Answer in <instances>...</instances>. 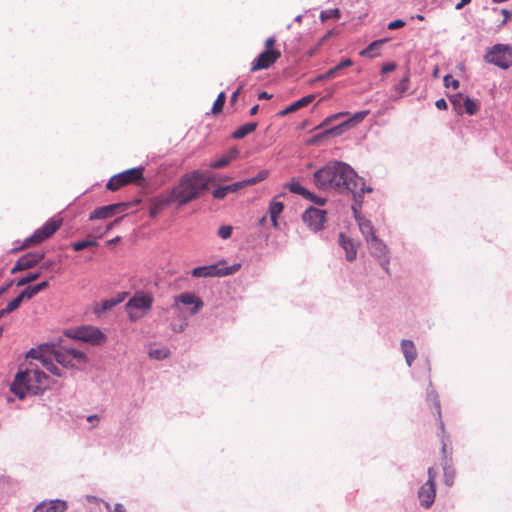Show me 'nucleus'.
Returning <instances> with one entry per match:
<instances>
[{"label":"nucleus","instance_id":"nucleus-1","mask_svg":"<svg viewBox=\"0 0 512 512\" xmlns=\"http://www.w3.org/2000/svg\"><path fill=\"white\" fill-rule=\"evenodd\" d=\"M313 181L323 191L350 192L359 204L362 202V195L372 191V188L365 187L363 180L358 178L348 164L340 161H331L315 171Z\"/></svg>","mask_w":512,"mask_h":512},{"label":"nucleus","instance_id":"nucleus-2","mask_svg":"<svg viewBox=\"0 0 512 512\" xmlns=\"http://www.w3.org/2000/svg\"><path fill=\"white\" fill-rule=\"evenodd\" d=\"M28 358L39 360L42 366L53 375L61 377L60 369L54 364L53 360L65 368H76L79 365L87 363V356L84 352L67 347L50 350L48 347L31 349Z\"/></svg>","mask_w":512,"mask_h":512},{"label":"nucleus","instance_id":"nucleus-3","mask_svg":"<svg viewBox=\"0 0 512 512\" xmlns=\"http://www.w3.org/2000/svg\"><path fill=\"white\" fill-rule=\"evenodd\" d=\"M211 178L199 170L184 174L179 183L170 190L178 206H184L199 198L208 189Z\"/></svg>","mask_w":512,"mask_h":512},{"label":"nucleus","instance_id":"nucleus-4","mask_svg":"<svg viewBox=\"0 0 512 512\" xmlns=\"http://www.w3.org/2000/svg\"><path fill=\"white\" fill-rule=\"evenodd\" d=\"M275 43L276 40L274 37H269L266 39V49L265 51L260 53L259 56L252 63L251 72L268 69L281 57L280 50L274 48Z\"/></svg>","mask_w":512,"mask_h":512},{"label":"nucleus","instance_id":"nucleus-5","mask_svg":"<svg viewBox=\"0 0 512 512\" xmlns=\"http://www.w3.org/2000/svg\"><path fill=\"white\" fill-rule=\"evenodd\" d=\"M153 303L151 294L138 293L126 304V310L131 321H136L148 312Z\"/></svg>","mask_w":512,"mask_h":512},{"label":"nucleus","instance_id":"nucleus-6","mask_svg":"<svg viewBox=\"0 0 512 512\" xmlns=\"http://www.w3.org/2000/svg\"><path fill=\"white\" fill-rule=\"evenodd\" d=\"M485 61L501 69H508L512 66V46L494 45L485 55Z\"/></svg>","mask_w":512,"mask_h":512},{"label":"nucleus","instance_id":"nucleus-7","mask_svg":"<svg viewBox=\"0 0 512 512\" xmlns=\"http://www.w3.org/2000/svg\"><path fill=\"white\" fill-rule=\"evenodd\" d=\"M143 179V167L131 168L114 175L107 182L106 187L108 190L117 191L121 187L131 183H137Z\"/></svg>","mask_w":512,"mask_h":512},{"label":"nucleus","instance_id":"nucleus-8","mask_svg":"<svg viewBox=\"0 0 512 512\" xmlns=\"http://www.w3.org/2000/svg\"><path fill=\"white\" fill-rule=\"evenodd\" d=\"M11 392H13L20 399L25 398L28 392L37 393L39 391V385L36 384L33 377L28 375V371H20L16 374L13 383L10 386Z\"/></svg>","mask_w":512,"mask_h":512},{"label":"nucleus","instance_id":"nucleus-9","mask_svg":"<svg viewBox=\"0 0 512 512\" xmlns=\"http://www.w3.org/2000/svg\"><path fill=\"white\" fill-rule=\"evenodd\" d=\"M427 473V481L418 490L420 504L426 509L430 508L435 501L437 471L434 467H430Z\"/></svg>","mask_w":512,"mask_h":512},{"label":"nucleus","instance_id":"nucleus-10","mask_svg":"<svg viewBox=\"0 0 512 512\" xmlns=\"http://www.w3.org/2000/svg\"><path fill=\"white\" fill-rule=\"evenodd\" d=\"M62 225L61 218L49 219L41 228L35 230L32 236L27 238L23 246L29 247L31 245H37L50 238Z\"/></svg>","mask_w":512,"mask_h":512},{"label":"nucleus","instance_id":"nucleus-11","mask_svg":"<svg viewBox=\"0 0 512 512\" xmlns=\"http://www.w3.org/2000/svg\"><path fill=\"white\" fill-rule=\"evenodd\" d=\"M366 243L368 245L370 253L380 261V264L383 267V269L388 272V265L390 259L389 250L386 244L377 236H372V238H368Z\"/></svg>","mask_w":512,"mask_h":512},{"label":"nucleus","instance_id":"nucleus-12","mask_svg":"<svg viewBox=\"0 0 512 512\" xmlns=\"http://www.w3.org/2000/svg\"><path fill=\"white\" fill-rule=\"evenodd\" d=\"M72 337L92 345H100L107 339V336L100 329L91 326L76 329Z\"/></svg>","mask_w":512,"mask_h":512},{"label":"nucleus","instance_id":"nucleus-13","mask_svg":"<svg viewBox=\"0 0 512 512\" xmlns=\"http://www.w3.org/2000/svg\"><path fill=\"white\" fill-rule=\"evenodd\" d=\"M303 222L313 231H319L324 227L326 211L310 207L302 215Z\"/></svg>","mask_w":512,"mask_h":512},{"label":"nucleus","instance_id":"nucleus-14","mask_svg":"<svg viewBox=\"0 0 512 512\" xmlns=\"http://www.w3.org/2000/svg\"><path fill=\"white\" fill-rule=\"evenodd\" d=\"M176 203L172 197L170 191L167 194H162L157 197H153L149 202V215L152 218L157 217L162 213L169 205Z\"/></svg>","mask_w":512,"mask_h":512},{"label":"nucleus","instance_id":"nucleus-15","mask_svg":"<svg viewBox=\"0 0 512 512\" xmlns=\"http://www.w3.org/2000/svg\"><path fill=\"white\" fill-rule=\"evenodd\" d=\"M127 208L126 203H117L96 208L89 216L90 220L106 219L123 212Z\"/></svg>","mask_w":512,"mask_h":512},{"label":"nucleus","instance_id":"nucleus-16","mask_svg":"<svg viewBox=\"0 0 512 512\" xmlns=\"http://www.w3.org/2000/svg\"><path fill=\"white\" fill-rule=\"evenodd\" d=\"M45 254L43 252L40 253H27L23 256H21L15 266L12 268L11 273L14 274L18 271H24L27 269L32 268L37 263H39L43 258Z\"/></svg>","mask_w":512,"mask_h":512},{"label":"nucleus","instance_id":"nucleus-17","mask_svg":"<svg viewBox=\"0 0 512 512\" xmlns=\"http://www.w3.org/2000/svg\"><path fill=\"white\" fill-rule=\"evenodd\" d=\"M178 303H182L184 305H193V308L190 311L191 314L198 313L203 307V301L195 294L189 292L181 293L178 295L175 298V307H177Z\"/></svg>","mask_w":512,"mask_h":512},{"label":"nucleus","instance_id":"nucleus-18","mask_svg":"<svg viewBox=\"0 0 512 512\" xmlns=\"http://www.w3.org/2000/svg\"><path fill=\"white\" fill-rule=\"evenodd\" d=\"M232 273L228 268L225 270L219 269L216 265L196 267L192 270L193 277H214L224 276Z\"/></svg>","mask_w":512,"mask_h":512},{"label":"nucleus","instance_id":"nucleus-19","mask_svg":"<svg viewBox=\"0 0 512 512\" xmlns=\"http://www.w3.org/2000/svg\"><path fill=\"white\" fill-rule=\"evenodd\" d=\"M285 189H288L291 193L301 195L303 198L311 200L321 205L324 204V200L318 201L316 197L305 187H303L298 181L292 179L289 183L284 185Z\"/></svg>","mask_w":512,"mask_h":512},{"label":"nucleus","instance_id":"nucleus-20","mask_svg":"<svg viewBox=\"0 0 512 512\" xmlns=\"http://www.w3.org/2000/svg\"><path fill=\"white\" fill-rule=\"evenodd\" d=\"M67 508L66 502L61 500L43 501L38 504L33 512H64Z\"/></svg>","mask_w":512,"mask_h":512},{"label":"nucleus","instance_id":"nucleus-21","mask_svg":"<svg viewBox=\"0 0 512 512\" xmlns=\"http://www.w3.org/2000/svg\"><path fill=\"white\" fill-rule=\"evenodd\" d=\"M339 245L344 249L347 261L351 262L356 259L357 246L351 238L346 237L344 233H340Z\"/></svg>","mask_w":512,"mask_h":512},{"label":"nucleus","instance_id":"nucleus-22","mask_svg":"<svg viewBox=\"0 0 512 512\" xmlns=\"http://www.w3.org/2000/svg\"><path fill=\"white\" fill-rule=\"evenodd\" d=\"M369 114V111H360L353 115L347 122L342 123L336 127H333L325 132L326 135H340L343 132L344 127L349 125L350 123L356 124L360 123L364 120V118Z\"/></svg>","mask_w":512,"mask_h":512},{"label":"nucleus","instance_id":"nucleus-23","mask_svg":"<svg viewBox=\"0 0 512 512\" xmlns=\"http://www.w3.org/2000/svg\"><path fill=\"white\" fill-rule=\"evenodd\" d=\"M355 213V219L358 223L359 229L364 236L365 240L367 241L368 238H372V236H376L374 227L370 220H368L365 217H362L358 215V211L355 207H352Z\"/></svg>","mask_w":512,"mask_h":512},{"label":"nucleus","instance_id":"nucleus-24","mask_svg":"<svg viewBox=\"0 0 512 512\" xmlns=\"http://www.w3.org/2000/svg\"><path fill=\"white\" fill-rule=\"evenodd\" d=\"M352 65H353V61L350 58H346V59L342 60L339 64H337L335 67H333V68L327 70L325 73L319 75L317 77V80H327V79L334 78L338 75V73L342 69L350 67Z\"/></svg>","mask_w":512,"mask_h":512},{"label":"nucleus","instance_id":"nucleus-25","mask_svg":"<svg viewBox=\"0 0 512 512\" xmlns=\"http://www.w3.org/2000/svg\"><path fill=\"white\" fill-rule=\"evenodd\" d=\"M387 39L375 40L370 43L365 49L359 52L362 57L374 58L380 55L379 51Z\"/></svg>","mask_w":512,"mask_h":512},{"label":"nucleus","instance_id":"nucleus-26","mask_svg":"<svg viewBox=\"0 0 512 512\" xmlns=\"http://www.w3.org/2000/svg\"><path fill=\"white\" fill-rule=\"evenodd\" d=\"M238 156V151L236 149L230 150L227 154L223 155L219 159L210 163V167L213 169H220L228 166L232 160L236 159Z\"/></svg>","mask_w":512,"mask_h":512},{"label":"nucleus","instance_id":"nucleus-27","mask_svg":"<svg viewBox=\"0 0 512 512\" xmlns=\"http://www.w3.org/2000/svg\"><path fill=\"white\" fill-rule=\"evenodd\" d=\"M401 347L408 366H411L412 362L417 357L414 343L410 340H402Z\"/></svg>","mask_w":512,"mask_h":512},{"label":"nucleus","instance_id":"nucleus-28","mask_svg":"<svg viewBox=\"0 0 512 512\" xmlns=\"http://www.w3.org/2000/svg\"><path fill=\"white\" fill-rule=\"evenodd\" d=\"M258 124L256 122L246 123L240 127H238L232 134L234 139H243L250 133L254 132L257 128Z\"/></svg>","mask_w":512,"mask_h":512},{"label":"nucleus","instance_id":"nucleus-29","mask_svg":"<svg viewBox=\"0 0 512 512\" xmlns=\"http://www.w3.org/2000/svg\"><path fill=\"white\" fill-rule=\"evenodd\" d=\"M283 210H284V204L282 202H278L275 200L271 201L270 206H269V213H270L272 225L274 227H276L278 225L277 218L283 212Z\"/></svg>","mask_w":512,"mask_h":512},{"label":"nucleus","instance_id":"nucleus-30","mask_svg":"<svg viewBox=\"0 0 512 512\" xmlns=\"http://www.w3.org/2000/svg\"><path fill=\"white\" fill-rule=\"evenodd\" d=\"M48 286H49L48 281H43L34 286H29L25 290L22 291V296H24L25 299H31L39 292L45 290Z\"/></svg>","mask_w":512,"mask_h":512},{"label":"nucleus","instance_id":"nucleus-31","mask_svg":"<svg viewBox=\"0 0 512 512\" xmlns=\"http://www.w3.org/2000/svg\"><path fill=\"white\" fill-rule=\"evenodd\" d=\"M122 301H123L122 297L115 298V299L114 298L113 299H106V300H103L100 303H98L95 306L94 310H95L96 313L105 312L107 310L112 309L114 306H116L117 304L121 303Z\"/></svg>","mask_w":512,"mask_h":512},{"label":"nucleus","instance_id":"nucleus-32","mask_svg":"<svg viewBox=\"0 0 512 512\" xmlns=\"http://www.w3.org/2000/svg\"><path fill=\"white\" fill-rule=\"evenodd\" d=\"M149 357L155 360H162L170 356V350L165 347H151L149 349Z\"/></svg>","mask_w":512,"mask_h":512},{"label":"nucleus","instance_id":"nucleus-33","mask_svg":"<svg viewBox=\"0 0 512 512\" xmlns=\"http://www.w3.org/2000/svg\"><path fill=\"white\" fill-rule=\"evenodd\" d=\"M28 375L33 377L36 384L39 385V390H42L46 386L47 376L39 369H27Z\"/></svg>","mask_w":512,"mask_h":512},{"label":"nucleus","instance_id":"nucleus-34","mask_svg":"<svg viewBox=\"0 0 512 512\" xmlns=\"http://www.w3.org/2000/svg\"><path fill=\"white\" fill-rule=\"evenodd\" d=\"M454 479H455V470L451 465H449L446 462L445 465L443 466L444 483L450 487L454 484Z\"/></svg>","mask_w":512,"mask_h":512},{"label":"nucleus","instance_id":"nucleus-35","mask_svg":"<svg viewBox=\"0 0 512 512\" xmlns=\"http://www.w3.org/2000/svg\"><path fill=\"white\" fill-rule=\"evenodd\" d=\"M226 102V94L224 92L219 93L217 96L213 106H212V113L218 114L222 112L224 104Z\"/></svg>","mask_w":512,"mask_h":512},{"label":"nucleus","instance_id":"nucleus-36","mask_svg":"<svg viewBox=\"0 0 512 512\" xmlns=\"http://www.w3.org/2000/svg\"><path fill=\"white\" fill-rule=\"evenodd\" d=\"M40 274L41 272H30L28 273L26 276L20 278L17 282H16V285L18 287H21V286H24L26 284H29L35 280H37L39 277H40Z\"/></svg>","mask_w":512,"mask_h":512},{"label":"nucleus","instance_id":"nucleus-37","mask_svg":"<svg viewBox=\"0 0 512 512\" xmlns=\"http://www.w3.org/2000/svg\"><path fill=\"white\" fill-rule=\"evenodd\" d=\"M97 245H98V243L96 240L87 239V240L78 241V242L73 243L72 247L75 251H81L88 247H93V246H97Z\"/></svg>","mask_w":512,"mask_h":512},{"label":"nucleus","instance_id":"nucleus-38","mask_svg":"<svg viewBox=\"0 0 512 512\" xmlns=\"http://www.w3.org/2000/svg\"><path fill=\"white\" fill-rule=\"evenodd\" d=\"M341 16L340 10L338 8L330 9V10H324L320 13V19L322 21H326L330 18L339 19Z\"/></svg>","mask_w":512,"mask_h":512},{"label":"nucleus","instance_id":"nucleus-39","mask_svg":"<svg viewBox=\"0 0 512 512\" xmlns=\"http://www.w3.org/2000/svg\"><path fill=\"white\" fill-rule=\"evenodd\" d=\"M24 299L25 298H24V296H22V292H21L17 297H15L13 300H11L7 304V306L5 307L6 312L11 313V312L17 310Z\"/></svg>","mask_w":512,"mask_h":512},{"label":"nucleus","instance_id":"nucleus-40","mask_svg":"<svg viewBox=\"0 0 512 512\" xmlns=\"http://www.w3.org/2000/svg\"><path fill=\"white\" fill-rule=\"evenodd\" d=\"M464 107L468 115H474L478 110V105L476 104V102L470 99L469 97H466L464 99Z\"/></svg>","mask_w":512,"mask_h":512},{"label":"nucleus","instance_id":"nucleus-41","mask_svg":"<svg viewBox=\"0 0 512 512\" xmlns=\"http://www.w3.org/2000/svg\"><path fill=\"white\" fill-rule=\"evenodd\" d=\"M409 88V76L405 75L399 83L394 87V89L398 92L399 95L405 93Z\"/></svg>","mask_w":512,"mask_h":512},{"label":"nucleus","instance_id":"nucleus-42","mask_svg":"<svg viewBox=\"0 0 512 512\" xmlns=\"http://www.w3.org/2000/svg\"><path fill=\"white\" fill-rule=\"evenodd\" d=\"M268 177V171L262 170L255 177L246 179L247 186L255 185Z\"/></svg>","mask_w":512,"mask_h":512},{"label":"nucleus","instance_id":"nucleus-43","mask_svg":"<svg viewBox=\"0 0 512 512\" xmlns=\"http://www.w3.org/2000/svg\"><path fill=\"white\" fill-rule=\"evenodd\" d=\"M433 410H434V414H435V417H436V421L438 422L439 427L442 430V433H444V423L442 421L440 403H439V401L437 399L434 400V408H433Z\"/></svg>","mask_w":512,"mask_h":512},{"label":"nucleus","instance_id":"nucleus-44","mask_svg":"<svg viewBox=\"0 0 512 512\" xmlns=\"http://www.w3.org/2000/svg\"><path fill=\"white\" fill-rule=\"evenodd\" d=\"M314 95H307L305 97H302L301 99L293 102V105L296 110L303 108L307 105H309L314 100Z\"/></svg>","mask_w":512,"mask_h":512},{"label":"nucleus","instance_id":"nucleus-45","mask_svg":"<svg viewBox=\"0 0 512 512\" xmlns=\"http://www.w3.org/2000/svg\"><path fill=\"white\" fill-rule=\"evenodd\" d=\"M225 187H226L227 193H235L238 190L247 187V183H246V180H243V181L235 182L230 185H226Z\"/></svg>","mask_w":512,"mask_h":512},{"label":"nucleus","instance_id":"nucleus-46","mask_svg":"<svg viewBox=\"0 0 512 512\" xmlns=\"http://www.w3.org/2000/svg\"><path fill=\"white\" fill-rule=\"evenodd\" d=\"M444 85L448 87H452L453 89H457L459 87V81L454 79L451 75H446L444 77Z\"/></svg>","mask_w":512,"mask_h":512},{"label":"nucleus","instance_id":"nucleus-47","mask_svg":"<svg viewBox=\"0 0 512 512\" xmlns=\"http://www.w3.org/2000/svg\"><path fill=\"white\" fill-rule=\"evenodd\" d=\"M232 233V227L231 226H221L218 230V235L222 239H228L231 236Z\"/></svg>","mask_w":512,"mask_h":512},{"label":"nucleus","instance_id":"nucleus-48","mask_svg":"<svg viewBox=\"0 0 512 512\" xmlns=\"http://www.w3.org/2000/svg\"><path fill=\"white\" fill-rule=\"evenodd\" d=\"M227 194L228 193L226 191L225 186L218 187L212 192L213 197L216 199H224L227 196Z\"/></svg>","mask_w":512,"mask_h":512},{"label":"nucleus","instance_id":"nucleus-49","mask_svg":"<svg viewBox=\"0 0 512 512\" xmlns=\"http://www.w3.org/2000/svg\"><path fill=\"white\" fill-rule=\"evenodd\" d=\"M405 25V22L401 19H397V20H394L392 22H390L388 24V29L390 30H394V29H398V28H401Z\"/></svg>","mask_w":512,"mask_h":512},{"label":"nucleus","instance_id":"nucleus-50","mask_svg":"<svg viewBox=\"0 0 512 512\" xmlns=\"http://www.w3.org/2000/svg\"><path fill=\"white\" fill-rule=\"evenodd\" d=\"M397 65L395 62H388V63H385L383 66H382V73H388V72H392L396 69Z\"/></svg>","mask_w":512,"mask_h":512},{"label":"nucleus","instance_id":"nucleus-51","mask_svg":"<svg viewBox=\"0 0 512 512\" xmlns=\"http://www.w3.org/2000/svg\"><path fill=\"white\" fill-rule=\"evenodd\" d=\"M243 87H244V84H240L239 87L232 93L231 98H230L231 104H235L237 102L238 96L241 93Z\"/></svg>","mask_w":512,"mask_h":512},{"label":"nucleus","instance_id":"nucleus-52","mask_svg":"<svg viewBox=\"0 0 512 512\" xmlns=\"http://www.w3.org/2000/svg\"><path fill=\"white\" fill-rule=\"evenodd\" d=\"M346 114H347V113H338V114L332 115V116H330V117H327V118L324 120V122L322 123V125H321V126H326V125H328L332 120L337 119L338 117L343 116V115H346Z\"/></svg>","mask_w":512,"mask_h":512},{"label":"nucleus","instance_id":"nucleus-53","mask_svg":"<svg viewBox=\"0 0 512 512\" xmlns=\"http://www.w3.org/2000/svg\"><path fill=\"white\" fill-rule=\"evenodd\" d=\"M435 106L440 109V110H446L447 109V102L445 101V99L441 98V99H438L436 102H435Z\"/></svg>","mask_w":512,"mask_h":512},{"label":"nucleus","instance_id":"nucleus-54","mask_svg":"<svg viewBox=\"0 0 512 512\" xmlns=\"http://www.w3.org/2000/svg\"><path fill=\"white\" fill-rule=\"evenodd\" d=\"M441 441H442V453H443L444 457L447 458L448 446H447V443L445 442L444 436H442Z\"/></svg>","mask_w":512,"mask_h":512},{"label":"nucleus","instance_id":"nucleus-55","mask_svg":"<svg viewBox=\"0 0 512 512\" xmlns=\"http://www.w3.org/2000/svg\"><path fill=\"white\" fill-rule=\"evenodd\" d=\"M295 111H296V109H295V107H294V105L292 103L290 106H288L285 110H283L281 112V115H286V114H289V113H292V112H295Z\"/></svg>","mask_w":512,"mask_h":512},{"label":"nucleus","instance_id":"nucleus-56","mask_svg":"<svg viewBox=\"0 0 512 512\" xmlns=\"http://www.w3.org/2000/svg\"><path fill=\"white\" fill-rule=\"evenodd\" d=\"M272 98V95L271 94H268L267 92H261L259 95H258V99L259 100H262V99H271Z\"/></svg>","mask_w":512,"mask_h":512},{"label":"nucleus","instance_id":"nucleus-57","mask_svg":"<svg viewBox=\"0 0 512 512\" xmlns=\"http://www.w3.org/2000/svg\"><path fill=\"white\" fill-rule=\"evenodd\" d=\"M114 512H127V511L122 504H116L115 508H114Z\"/></svg>","mask_w":512,"mask_h":512},{"label":"nucleus","instance_id":"nucleus-58","mask_svg":"<svg viewBox=\"0 0 512 512\" xmlns=\"http://www.w3.org/2000/svg\"><path fill=\"white\" fill-rule=\"evenodd\" d=\"M471 2V0H461L457 5H456V9H461L462 7H464L465 5L469 4Z\"/></svg>","mask_w":512,"mask_h":512},{"label":"nucleus","instance_id":"nucleus-59","mask_svg":"<svg viewBox=\"0 0 512 512\" xmlns=\"http://www.w3.org/2000/svg\"><path fill=\"white\" fill-rule=\"evenodd\" d=\"M258 110H259V105H254V106L250 109L249 114H250L251 116H254L255 114H257Z\"/></svg>","mask_w":512,"mask_h":512},{"label":"nucleus","instance_id":"nucleus-60","mask_svg":"<svg viewBox=\"0 0 512 512\" xmlns=\"http://www.w3.org/2000/svg\"><path fill=\"white\" fill-rule=\"evenodd\" d=\"M53 261H46L41 265V269H48L53 265Z\"/></svg>","mask_w":512,"mask_h":512},{"label":"nucleus","instance_id":"nucleus-61","mask_svg":"<svg viewBox=\"0 0 512 512\" xmlns=\"http://www.w3.org/2000/svg\"><path fill=\"white\" fill-rule=\"evenodd\" d=\"M120 220H121V218H117V219H115L112 223H110V224L107 226L106 231H109L110 229H112V227L114 226V224L118 223Z\"/></svg>","mask_w":512,"mask_h":512},{"label":"nucleus","instance_id":"nucleus-62","mask_svg":"<svg viewBox=\"0 0 512 512\" xmlns=\"http://www.w3.org/2000/svg\"><path fill=\"white\" fill-rule=\"evenodd\" d=\"M458 97H459L458 95L451 96V97H450V101H451L454 105H456V104L458 103Z\"/></svg>","mask_w":512,"mask_h":512},{"label":"nucleus","instance_id":"nucleus-63","mask_svg":"<svg viewBox=\"0 0 512 512\" xmlns=\"http://www.w3.org/2000/svg\"><path fill=\"white\" fill-rule=\"evenodd\" d=\"M502 14L505 16V19L503 21V23H504L510 17V13L506 9H503Z\"/></svg>","mask_w":512,"mask_h":512},{"label":"nucleus","instance_id":"nucleus-64","mask_svg":"<svg viewBox=\"0 0 512 512\" xmlns=\"http://www.w3.org/2000/svg\"><path fill=\"white\" fill-rule=\"evenodd\" d=\"M11 286V283L7 284L5 287L0 289V295L7 291V289Z\"/></svg>","mask_w":512,"mask_h":512}]
</instances>
